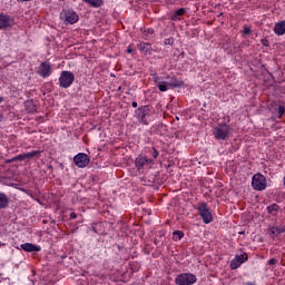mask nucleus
I'll return each instance as SVG.
<instances>
[{
	"label": "nucleus",
	"instance_id": "1",
	"mask_svg": "<svg viewBox=\"0 0 285 285\" xmlns=\"http://www.w3.org/2000/svg\"><path fill=\"white\" fill-rule=\"evenodd\" d=\"M60 19L66 26H75L79 21V14L72 9H65L60 12Z\"/></svg>",
	"mask_w": 285,
	"mask_h": 285
},
{
	"label": "nucleus",
	"instance_id": "2",
	"mask_svg": "<svg viewBox=\"0 0 285 285\" xmlns=\"http://www.w3.org/2000/svg\"><path fill=\"white\" fill-rule=\"evenodd\" d=\"M230 136V126L226 122L218 125L214 128V137L220 141H225Z\"/></svg>",
	"mask_w": 285,
	"mask_h": 285
},
{
	"label": "nucleus",
	"instance_id": "3",
	"mask_svg": "<svg viewBox=\"0 0 285 285\" xmlns=\"http://www.w3.org/2000/svg\"><path fill=\"white\" fill-rule=\"evenodd\" d=\"M176 285H193L197 284V276L193 273H181L175 278Z\"/></svg>",
	"mask_w": 285,
	"mask_h": 285
},
{
	"label": "nucleus",
	"instance_id": "4",
	"mask_svg": "<svg viewBox=\"0 0 285 285\" xmlns=\"http://www.w3.org/2000/svg\"><path fill=\"white\" fill-rule=\"evenodd\" d=\"M197 210L204 224H210L213 222V213L210 212V208H208L207 203H199L197 206Z\"/></svg>",
	"mask_w": 285,
	"mask_h": 285
},
{
	"label": "nucleus",
	"instance_id": "5",
	"mask_svg": "<svg viewBox=\"0 0 285 285\" xmlns=\"http://www.w3.org/2000/svg\"><path fill=\"white\" fill-rule=\"evenodd\" d=\"M136 119L139 124L144 126H148V117H150V107L149 106H141L135 111Z\"/></svg>",
	"mask_w": 285,
	"mask_h": 285
},
{
	"label": "nucleus",
	"instance_id": "6",
	"mask_svg": "<svg viewBox=\"0 0 285 285\" xmlns=\"http://www.w3.org/2000/svg\"><path fill=\"white\" fill-rule=\"evenodd\" d=\"M75 83V73L72 71H61L59 77L60 88H70Z\"/></svg>",
	"mask_w": 285,
	"mask_h": 285
},
{
	"label": "nucleus",
	"instance_id": "7",
	"mask_svg": "<svg viewBox=\"0 0 285 285\" xmlns=\"http://www.w3.org/2000/svg\"><path fill=\"white\" fill-rule=\"evenodd\" d=\"M254 190H266V177L262 174H255L252 179Z\"/></svg>",
	"mask_w": 285,
	"mask_h": 285
},
{
	"label": "nucleus",
	"instance_id": "8",
	"mask_svg": "<svg viewBox=\"0 0 285 285\" xmlns=\"http://www.w3.org/2000/svg\"><path fill=\"white\" fill-rule=\"evenodd\" d=\"M13 26L14 18L6 13H0V30H11Z\"/></svg>",
	"mask_w": 285,
	"mask_h": 285
},
{
	"label": "nucleus",
	"instance_id": "9",
	"mask_svg": "<svg viewBox=\"0 0 285 285\" xmlns=\"http://www.w3.org/2000/svg\"><path fill=\"white\" fill-rule=\"evenodd\" d=\"M135 164H136L137 170H141V168H150V166L155 164V160H153L151 158H148L147 156L139 155L136 158Z\"/></svg>",
	"mask_w": 285,
	"mask_h": 285
},
{
	"label": "nucleus",
	"instance_id": "10",
	"mask_svg": "<svg viewBox=\"0 0 285 285\" xmlns=\"http://www.w3.org/2000/svg\"><path fill=\"white\" fill-rule=\"evenodd\" d=\"M244 262H248V254L242 253L240 255H236L232 259L229 268L232 271H237V268H239V266H242L244 264Z\"/></svg>",
	"mask_w": 285,
	"mask_h": 285
},
{
	"label": "nucleus",
	"instance_id": "11",
	"mask_svg": "<svg viewBox=\"0 0 285 285\" xmlns=\"http://www.w3.org/2000/svg\"><path fill=\"white\" fill-rule=\"evenodd\" d=\"M73 164L78 168H86V166L90 164V157H88L85 153H79L73 157Z\"/></svg>",
	"mask_w": 285,
	"mask_h": 285
},
{
	"label": "nucleus",
	"instance_id": "12",
	"mask_svg": "<svg viewBox=\"0 0 285 285\" xmlns=\"http://www.w3.org/2000/svg\"><path fill=\"white\" fill-rule=\"evenodd\" d=\"M38 75H40V77H42L43 79H46V77H50L52 75V65H50V62L48 61L41 62Z\"/></svg>",
	"mask_w": 285,
	"mask_h": 285
},
{
	"label": "nucleus",
	"instance_id": "13",
	"mask_svg": "<svg viewBox=\"0 0 285 285\" xmlns=\"http://www.w3.org/2000/svg\"><path fill=\"white\" fill-rule=\"evenodd\" d=\"M20 248L26 253H40L41 246L35 245L32 243H24L20 245Z\"/></svg>",
	"mask_w": 285,
	"mask_h": 285
},
{
	"label": "nucleus",
	"instance_id": "14",
	"mask_svg": "<svg viewBox=\"0 0 285 285\" xmlns=\"http://www.w3.org/2000/svg\"><path fill=\"white\" fill-rule=\"evenodd\" d=\"M274 32L275 35H277L278 37H282L283 35H285V20L277 22L274 26Z\"/></svg>",
	"mask_w": 285,
	"mask_h": 285
},
{
	"label": "nucleus",
	"instance_id": "15",
	"mask_svg": "<svg viewBox=\"0 0 285 285\" xmlns=\"http://www.w3.org/2000/svg\"><path fill=\"white\" fill-rule=\"evenodd\" d=\"M267 232L271 234V235H282V233H285V226L283 225H279V226H272L267 229Z\"/></svg>",
	"mask_w": 285,
	"mask_h": 285
},
{
	"label": "nucleus",
	"instance_id": "16",
	"mask_svg": "<svg viewBox=\"0 0 285 285\" xmlns=\"http://www.w3.org/2000/svg\"><path fill=\"white\" fill-rule=\"evenodd\" d=\"M10 204V198L8 197V195H6V193L0 191V210L3 208H8Z\"/></svg>",
	"mask_w": 285,
	"mask_h": 285
},
{
	"label": "nucleus",
	"instance_id": "17",
	"mask_svg": "<svg viewBox=\"0 0 285 285\" xmlns=\"http://www.w3.org/2000/svg\"><path fill=\"white\" fill-rule=\"evenodd\" d=\"M184 14H186V9L180 8V9H178V10H176V11L171 14L170 19H171V21H179V19H181V17H184Z\"/></svg>",
	"mask_w": 285,
	"mask_h": 285
},
{
	"label": "nucleus",
	"instance_id": "18",
	"mask_svg": "<svg viewBox=\"0 0 285 285\" xmlns=\"http://www.w3.org/2000/svg\"><path fill=\"white\" fill-rule=\"evenodd\" d=\"M83 3L90 6V8H101L104 6V0H82Z\"/></svg>",
	"mask_w": 285,
	"mask_h": 285
},
{
	"label": "nucleus",
	"instance_id": "19",
	"mask_svg": "<svg viewBox=\"0 0 285 285\" xmlns=\"http://www.w3.org/2000/svg\"><path fill=\"white\" fill-rule=\"evenodd\" d=\"M169 88H181L184 86V81L181 79L171 78V81L168 82Z\"/></svg>",
	"mask_w": 285,
	"mask_h": 285
},
{
	"label": "nucleus",
	"instance_id": "20",
	"mask_svg": "<svg viewBox=\"0 0 285 285\" xmlns=\"http://www.w3.org/2000/svg\"><path fill=\"white\" fill-rule=\"evenodd\" d=\"M138 49L140 50V52H150V50H153V47L148 42H141L138 45Z\"/></svg>",
	"mask_w": 285,
	"mask_h": 285
},
{
	"label": "nucleus",
	"instance_id": "21",
	"mask_svg": "<svg viewBox=\"0 0 285 285\" xmlns=\"http://www.w3.org/2000/svg\"><path fill=\"white\" fill-rule=\"evenodd\" d=\"M278 210H279V205L277 204H272L267 207L268 214L273 216L277 215Z\"/></svg>",
	"mask_w": 285,
	"mask_h": 285
},
{
	"label": "nucleus",
	"instance_id": "22",
	"mask_svg": "<svg viewBox=\"0 0 285 285\" xmlns=\"http://www.w3.org/2000/svg\"><path fill=\"white\" fill-rule=\"evenodd\" d=\"M41 155V150H33L24 154V159H35V157H39Z\"/></svg>",
	"mask_w": 285,
	"mask_h": 285
},
{
	"label": "nucleus",
	"instance_id": "23",
	"mask_svg": "<svg viewBox=\"0 0 285 285\" xmlns=\"http://www.w3.org/2000/svg\"><path fill=\"white\" fill-rule=\"evenodd\" d=\"M23 160H26V154H20L18 156L7 160V164H12L14 161H23Z\"/></svg>",
	"mask_w": 285,
	"mask_h": 285
},
{
	"label": "nucleus",
	"instance_id": "24",
	"mask_svg": "<svg viewBox=\"0 0 285 285\" xmlns=\"http://www.w3.org/2000/svg\"><path fill=\"white\" fill-rule=\"evenodd\" d=\"M183 237H184V232L181 230H175L173 234L174 242H178V239H183Z\"/></svg>",
	"mask_w": 285,
	"mask_h": 285
},
{
	"label": "nucleus",
	"instance_id": "25",
	"mask_svg": "<svg viewBox=\"0 0 285 285\" xmlns=\"http://www.w3.org/2000/svg\"><path fill=\"white\" fill-rule=\"evenodd\" d=\"M168 88H170L168 82H158V89L160 90V92H166Z\"/></svg>",
	"mask_w": 285,
	"mask_h": 285
},
{
	"label": "nucleus",
	"instance_id": "26",
	"mask_svg": "<svg viewBox=\"0 0 285 285\" xmlns=\"http://www.w3.org/2000/svg\"><path fill=\"white\" fill-rule=\"evenodd\" d=\"M148 153L150 157H154V159H157V157H159V151L155 147L148 148Z\"/></svg>",
	"mask_w": 285,
	"mask_h": 285
},
{
	"label": "nucleus",
	"instance_id": "27",
	"mask_svg": "<svg viewBox=\"0 0 285 285\" xmlns=\"http://www.w3.org/2000/svg\"><path fill=\"white\" fill-rule=\"evenodd\" d=\"M173 43H175V39L174 38L165 39V46H173Z\"/></svg>",
	"mask_w": 285,
	"mask_h": 285
},
{
	"label": "nucleus",
	"instance_id": "28",
	"mask_svg": "<svg viewBox=\"0 0 285 285\" xmlns=\"http://www.w3.org/2000/svg\"><path fill=\"white\" fill-rule=\"evenodd\" d=\"M275 264H277V259L271 258V259L268 261V265H269V266H275Z\"/></svg>",
	"mask_w": 285,
	"mask_h": 285
},
{
	"label": "nucleus",
	"instance_id": "29",
	"mask_svg": "<svg viewBox=\"0 0 285 285\" xmlns=\"http://www.w3.org/2000/svg\"><path fill=\"white\" fill-rule=\"evenodd\" d=\"M244 35H250V28L244 27Z\"/></svg>",
	"mask_w": 285,
	"mask_h": 285
},
{
	"label": "nucleus",
	"instance_id": "30",
	"mask_svg": "<svg viewBox=\"0 0 285 285\" xmlns=\"http://www.w3.org/2000/svg\"><path fill=\"white\" fill-rule=\"evenodd\" d=\"M145 32H147V35H155L154 29H145Z\"/></svg>",
	"mask_w": 285,
	"mask_h": 285
},
{
	"label": "nucleus",
	"instance_id": "31",
	"mask_svg": "<svg viewBox=\"0 0 285 285\" xmlns=\"http://www.w3.org/2000/svg\"><path fill=\"white\" fill-rule=\"evenodd\" d=\"M70 219H77V214L76 213H71L70 214Z\"/></svg>",
	"mask_w": 285,
	"mask_h": 285
},
{
	"label": "nucleus",
	"instance_id": "32",
	"mask_svg": "<svg viewBox=\"0 0 285 285\" xmlns=\"http://www.w3.org/2000/svg\"><path fill=\"white\" fill-rule=\"evenodd\" d=\"M263 46H268V40H262Z\"/></svg>",
	"mask_w": 285,
	"mask_h": 285
},
{
	"label": "nucleus",
	"instance_id": "33",
	"mask_svg": "<svg viewBox=\"0 0 285 285\" xmlns=\"http://www.w3.org/2000/svg\"><path fill=\"white\" fill-rule=\"evenodd\" d=\"M132 108H137V101L131 102Z\"/></svg>",
	"mask_w": 285,
	"mask_h": 285
},
{
	"label": "nucleus",
	"instance_id": "34",
	"mask_svg": "<svg viewBox=\"0 0 285 285\" xmlns=\"http://www.w3.org/2000/svg\"><path fill=\"white\" fill-rule=\"evenodd\" d=\"M155 82L159 83V77H155Z\"/></svg>",
	"mask_w": 285,
	"mask_h": 285
},
{
	"label": "nucleus",
	"instance_id": "35",
	"mask_svg": "<svg viewBox=\"0 0 285 285\" xmlns=\"http://www.w3.org/2000/svg\"><path fill=\"white\" fill-rule=\"evenodd\" d=\"M245 285H255V283L247 282V283H245Z\"/></svg>",
	"mask_w": 285,
	"mask_h": 285
},
{
	"label": "nucleus",
	"instance_id": "36",
	"mask_svg": "<svg viewBox=\"0 0 285 285\" xmlns=\"http://www.w3.org/2000/svg\"><path fill=\"white\" fill-rule=\"evenodd\" d=\"M128 55H130V52H132V50L130 48L127 49Z\"/></svg>",
	"mask_w": 285,
	"mask_h": 285
},
{
	"label": "nucleus",
	"instance_id": "37",
	"mask_svg": "<svg viewBox=\"0 0 285 285\" xmlns=\"http://www.w3.org/2000/svg\"><path fill=\"white\" fill-rule=\"evenodd\" d=\"M0 121H3V115L0 114Z\"/></svg>",
	"mask_w": 285,
	"mask_h": 285
},
{
	"label": "nucleus",
	"instance_id": "38",
	"mask_svg": "<svg viewBox=\"0 0 285 285\" xmlns=\"http://www.w3.org/2000/svg\"><path fill=\"white\" fill-rule=\"evenodd\" d=\"M3 101V97L0 96V104Z\"/></svg>",
	"mask_w": 285,
	"mask_h": 285
},
{
	"label": "nucleus",
	"instance_id": "39",
	"mask_svg": "<svg viewBox=\"0 0 285 285\" xmlns=\"http://www.w3.org/2000/svg\"><path fill=\"white\" fill-rule=\"evenodd\" d=\"M272 121H275V118H274V117H272Z\"/></svg>",
	"mask_w": 285,
	"mask_h": 285
},
{
	"label": "nucleus",
	"instance_id": "40",
	"mask_svg": "<svg viewBox=\"0 0 285 285\" xmlns=\"http://www.w3.org/2000/svg\"><path fill=\"white\" fill-rule=\"evenodd\" d=\"M30 105V102H26V106Z\"/></svg>",
	"mask_w": 285,
	"mask_h": 285
},
{
	"label": "nucleus",
	"instance_id": "41",
	"mask_svg": "<svg viewBox=\"0 0 285 285\" xmlns=\"http://www.w3.org/2000/svg\"><path fill=\"white\" fill-rule=\"evenodd\" d=\"M20 1H30V0H20Z\"/></svg>",
	"mask_w": 285,
	"mask_h": 285
}]
</instances>
